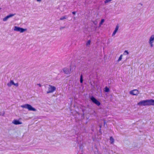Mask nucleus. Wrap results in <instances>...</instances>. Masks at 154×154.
I'll return each mask as SVG.
<instances>
[{
	"label": "nucleus",
	"mask_w": 154,
	"mask_h": 154,
	"mask_svg": "<svg viewBox=\"0 0 154 154\" xmlns=\"http://www.w3.org/2000/svg\"><path fill=\"white\" fill-rule=\"evenodd\" d=\"M137 105L141 106H154V100L151 99L142 100L137 103Z\"/></svg>",
	"instance_id": "obj_1"
},
{
	"label": "nucleus",
	"mask_w": 154,
	"mask_h": 154,
	"mask_svg": "<svg viewBox=\"0 0 154 154\" xmlns=\"http://www.w3.org/2000/svg\"><path fill=\"white\" fill-rule=\"evenodd\" d=\"M21 107L23 108L27 109L29 111H35L36 110L33 107L30 105L28 104L21 105Z\"/></svg>",
	"instance_id": "obj_2"
},
{
	"label": "nucleus",
	"mask_w": 154,
	"mask_h": 154,
	"mask_svg": "<svg viewBox=\"0 0 154 154\" xmlns=\"http://www.w3.org/2000/svg\"><path fill=\"white\" fill-rule=\"evenodd\" d=\"M56 90V88L53 86L49 85L48 88V91L47 92V94L51 93L55 91Z\"/></svg>",
	"instance_id": "obj_3"
},
{
	"label": "nucleus",
	"mask_w": 154,
	"mask_h": 154,
	"mask_svg": "<svg viewBox=\"0 0 154 154\" xmlns=\"http://www.w3.org/2000/svg\"><path fill=\"white\" fill-rule=\"evenodd\" d=\"M14 30L15 31L19 32H20L22 33L25 31L26 30V29H24L23 28L20 27H19L15 26L14 27Z\"/></svg>",
	"instance_id": "obj_4"
},
{
	"label": "nucleus",
	"mask_w": 154,
	"mask_h": 154,
	"mask_svg": "<svg viewBox=\"0 0 154 154\" xmlns=\"http://www.w3.org/2000/svg\"><path fill=\"white\" fill-rule=\"evenodd\" d=\"M130 94L134 95H137L139 93V92L137 89L133 90L130 91Z\"/></svg>",
	"instance_id": "obj_5"
},
{
	"label": "nucleus",
	"mask_w": 154,
	"mask_h": 154,
	"mask_svg": "<svg viewBox=\"0 0 154 154\" xmlns=\"http://www.w3.org/2000/svg\"><path fill=\"white\" fill-rule=\"evenodd\" d=\"M154 41V35H152L149 39V43L150 44L151 47H153V43Z\"/></svg>",
	"instance_id": "obj_6"
},
{
	"label": "nucleus",
	"mask_w": 154,
	"mask_h": 154,
	"mask_svg": "<svg viewBox=\"0 0 154 154\" xmlns=\"http://www.w3.org/2000/svg\"><path fill=\"white\" fill-rule=\"evenodd\" d=\"M15 15V14H10L8 15L5 17V18H4L3 19V20L4 21H6L8 20V19L11 17H12L13 16H14Z\"/></svg>",
	"instance_id": "obj_7"
},
{
	"label": "nucleus",
	"mask_w": 154,
	"mask_h": 154,
	"mask_svg": "<svg viewBox=\"0 0 154 154\" xmlns=\"http://www.w3.org/2000/svg\"><path fill=\"white\" fill-rule=\"evenodd\" d=\"M89 98L92 102L96 104V98L92 95L90 96Z\"/></svg>",
	"instance_id": "obj_8"
},
{
	"label": "nucleus",
	"mask_w": 154,
	"mask_h": 154,
	"mask_svg": "<svg viewBox=\"0 0 154 154\" xmlns=\"http://www.w3.org/2000/svg\"><path fill=\"white\" fill-rule=\"evenodd\" d=\"M63 71L65 74H69L70 73L71 69L70 70L69 68H65L63 69Z\"/></svg>",
	"instance_id": "obj_9"
},
{
	"label": "nucleus",
	"mask_w": 154,
	"mask_h": 154,
	"mask_svg": "<svg viewBox=\"0 0 154 154\" xmlns=\"http://www.w3.org/2000/svg\"><path fill=\"white\" fill-rule=\"evenodd\" d=\"M12 123L15 125H20L22 124V122H20L19 120L16 119L14 120L13 121Z\"/></svg>",
	"instance_id": "obj_10"
},
{
	"label": "nucleus",
	"mask_w": 154,
	"mask_h": 154,
	"mask_svg": "<svg viewBox=\"0 0 154 154\" xmlns=\"http://www.w3.org/2000/svg\"><path fill=\"white\" fill-rule=\"evenodd\" d=\"M14 81L12 80H11L10 83H8L7 84V85L8 87H11L12 85H14Z\"/></svg>",
	"instance_id": "obj_11"
},
{
	"label": "nucleus",
	"mask_w": 154,
	"mask_h": 154,
	"mask_svg": "<svg viewBox=\"0 0 154 154\" xmlns=\"http://www.w3.org/2000/svg\"><path fill=\"white\" fill-rule=\"evenodd\" d=\"M105 20L104 19H101L100 22L99 24V27H100L101 25H102L103 23L104 22Z\"/></svg>",
	"instance_id": "obj_12"
},
{
	"label": "nucleus",
	"mask_w": 154,
	"mask_h": 154,
	"mask_svg": "<svg viewBox=\"0 0 154 154\" xmlns=\"http://www.w3.org/2000/svg\"><path fill=\"white\" fill-rule=\"evenodd\" d=\"M104 91L106 92H108L109 91V89L107 86H106L104 88Z\"/></svg>",
	"instance_id": "obj_13"
},
{
	"label": "nucleus",
	"mask_w": 154,
	"mask_h": 154,
	"mask_svg": "<svg viewBox=\"0 0 154 154\" xmlns=\"http://www.w3.org/2000/svg\"><path fill=\"white\" fill-rule=\"evenodd\" d=\"M110 143L111 144L113 143L114 142V139L112 137H110Z\"/></svg>",
	"instance_id": "obj_14"
},
{
	"label": "nucleus",
	"mask_w": 154,
	"mask_h": 154,
	"mask_svg": "<svg viewBox=\"0 0 154 154\" xmlns=\"http://www.w3.org/2000/svg\"><path fill=\"white\" fill-rule=\"evenodd\" d=\"M83 78L82 75H81L80 77V82L81 83H82L83 82Z\"/></svg>",
	"instance_id": "obj_15"
},
{
	"label": "nucleus",
	"mask_w": 154,
	"mask_h": 154,
	"mask_svg": "<svg viewBox=\"0 0 154 154\" xmlns=\"http://www.w3.org/2000/svg\"><path fill=\"white\" fill-rule=\"evenodd\" d=\"M67 17V16L65 15V16H64L63 17H61L60 18V20H63L64 19H66Z\"/></svg>",
	"instance_id": "obj_16"
},
{
	"label": "nucleus",
	"mask_w": 154,
	"mask_h": 154,
	"mask_svg": "<svg viewBox=\"0 0 154 154\" xmlns=\"http://www.w3.org/2000/svg\"><path fill=\"white\" fill-rule=\"evenodd\" d=\"M91 42V40H88L86 42V45L87 46H88V45H89L90 44Z\"/></svg>",
	"instance_id": "obj_17"
},
{
	"label": "nucleus",
	"mask_w": 154,
	"mask_h": 154,
	"mask_svg": "<svg viewBox=\"0 0 154 154\" xmlns=\"http://www.w3.org/2000/svg\"><path fill=\"white\" fill-rule=\"evenodd\" d=\"M122 56H123V55H122V54L119 57L118 60H117L118 62H119V61H121V60L122 59Z\"/></svg>",
	"instance_id": "obj_18"
},
{
	"label": "nucleus",
	"mask_w": 154,
	"mask_h": 154,
	"mask_svg": "<svg viewBox=\"0 0 154 154\" xmlns=\"http://www.w3.org/2000/svg\"><path fill=\"white\" fill-rule=\"evenodd\" d=\"M129 54V52L127 50H125L123 53V54L124 55H128Z\"/></svg>",
	"instance_id": "obj_19"
},
{
	"label": "nucleus",
	"mask_w": 154,
	"mask_h": 154,
	"mask_svg": "<svg viewBox=\"0 0 154 154\" xmlns=\"http://www.w3.org/2000/svg\"><path fill=\"white\" fill-rule=\"evenodd\" d=\"M119 28V26L118 25H117L116 26V27L114 30L117 32Z\"/></svg>",
	"instance_id": "obj_20"
},
{
	"label": "nucleus",
	"mask_w": 154,
	"mask_h": 154,
	"mask_svg": "<svg viewBox=\"0 0 154 154\" xmlns=\"http://www.w3.org/2000/svg\"><path fill=\"white\" fill-rule=\"evenodd\" d=\"M100 104V103L97 100V106H99Z\"/></svg>",
	"instance_id": "obj_21"
},
{
	"label": "nucleus",
	"mask_w": 154,
	"mask_h": 154,
	"mask_svg": "<svg viewBox=\"0 0 154 154\" xmlns=\"http://www.w3.org/2000/svg\"><path fill=\"white\" fill-rule=\"evenodd\" d=\"M117 32L116 31L114 30L112 34V36H113V35H115Z\"/></svg>",
	"instance_id": "obj_22"
},
{
	"label": "nucleus",
	"mask_w": 154,
	"mask_h": 154,
	"mask_svg": "<svg viewBox=\"0 0 154 154\" xmlns=\"http://www.w3.org/2000/svg\"><path fill=\"white\" fill-rule=\"evenodd\" d=\"M16 87H17L18 86V83H14V85Z\"/></svg>",
	"instance_id": "obj_23"
},
{
	"label": "nucleus",
	"mask_w": 154,
	"mask_h": 154,
	"mask_svg": "<svg viewBox=\"0 0 154 154\" xmlns=\"http://www.w3.org/2000/svg\"><path fill=\"white\" fill-rule=\"evenodd\" d=\"M76 11H73L72 12V13L73 15H75L76 14Z\"/></svg>",
	"instance_id": "obj_24"
},
{
	"label": "nucleus",
	"mask_w": 154,
	"mask_h": 154,
	"mask_svg": "<svg viewBox=\"0 0 154 154\" xmlns=\"http://www.w3.org/2000/svg\"><path fill=\"white\" fill-rule=\"evenodd\" d=\"M99 133H100V134H102L101 130L100 129H99Z\"/></svg>",
	"instance_id": "obj_25"
},
{
	"label": "nucleus",
	"mask_w": 154,
	"mask_h": 154,
	"mask_svg": "<svg viewBox=\"0 0 154 154\" xmlns=\"http://www.w3.org/2000/svg\"><path fill=\"white\" fill-rule=\"evenodd\" d=\"M37 85H38L39 87L42 86V85L40 84H37Z\"/></svg>",
	"instance_id": "obj_26"
},
{
	"label": "nucleus",
	"mask_w": 154,
	"mask_h": 154,
	"mask_svg": "<svg viewBox=\"0 0 154 154\" xmlns=\"http://www.w3.org/2000/svg\"><path fill=\"white\" fill-rule=\"evenodd\" d=\"M65 28V27H61L60 28V30H62V29H64V28Z\"/></svg>",
	"instance_id": "obj_27"
},
{
	"label": "nucleus",
	"mask_w": 154,
	"mask_h": 154,
	"mask_svg": "<svg viewBox=\"0 0 154 154\" xmlns=\"http://www.w3.org/2000/svg\"><path fill=\"white\" fill-rule=\"evenodd\" d=\"M82 147V145L81 144V145H80V146H79V148H80V149H81Z\"/></svg>",
	"instance_id": "obj_28"
},
{
	"label": "nucleus",
	"mask_w": 154,
	"mask_h": 154,
	"mask_svg": "<svg viewBox=\"0 0 154 154\" xmlns=\"http://www.w3.org/2000/svg\"><path fill=\"white\" fill-rule=\"evenodd\" d=\"M104 123V125L105 126V123H106V122H105V120H104V123Z\"/></svg>",
	"instance_id": "obj_29"
},
{
	"label": "nucleus",
	"mask_w": 154,
	"mask_h": 154,
	"mask_svg": "<svg viewBox=\"0 0 154 154\" xmlns=\"http://www.w3.org/2000/svg\"><path fill=\"white\" fill-rule=\"evenodd\" d=\"M37 2H40L42 0H36Z\"/></svg>",
	"instance_id": "obj_30"
},
{
	"label": "nucleus",
	"mask_w": 154,
	"mask_h": 154,
	"mask_svg": "<svg viewBox=\"0 0 154 154\" xmlns=\"http://www.w3.org/2000/svg\"><path fill=\"white\" fill-rule=\"evenodd\" d=\"M101 127H102V125H100V129H101Z\"/></svg>",
	"instance_id": "obj_31"
},
{
	"label": "nucleus",
	"mask_w": 154,
	"mask_h": 154,
	"mask_svg": "<svg viewBox=\"0 0 154 154\" xmlns=\"http://www.w3.org/2000/svg\"><path fill=\"white\" fill-rule=\"evenodd\" d=\"M139 4H140V5H141L142 6H143V4H141V3H140Z\"/></svg>",
	"instance_id": "obj_32"
},
{
	"label": "nucleus",
	"mask_w": 154,
	"mask_h": 154,
	"mask_svg": "<svg viewBox=\"0 0 154 154\" xmlns=\"http://www.w3.org/2000/svg\"><path fill=\"white\" fill-rule=\"evenodd\" d=\"M94 24H95V25H96V23H95V21L94 22Z\"/></svg>",
	"instance_id": "obj_33"
},
{
	"label": "nucleus",
	"mask_w": 154,
	"mask_h": 154,
	"mask_svg": "<svg viewBox=\"0 0 154 154\" xmlns=\"http://www.w3.org/2000/svg\"><path fill=\"white\" fill-rule=\"evenodd\" d=\"M77 141H78V137H77Z\"/></svg>",
	"instance_id": "obj_34"
},
{
	"label": "nucleus",
	"mask_w": 154,
	"mask_h": 154,
	"mask_svg": "<svg viewBox=\"0 0 154 154\" xmlns=\"http://www.w3.org/2000/svg\"><path fill=\"white\" fill-rule=\"evenodd\" d=\"M1 9V8H0V10Z\"/></svg>",
	"instance_id": "obj_35"
}]
</instances>
